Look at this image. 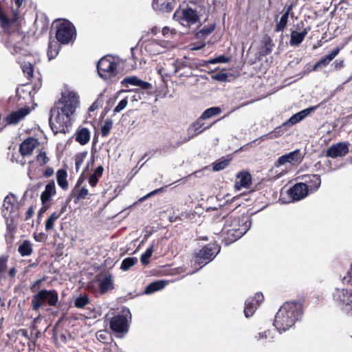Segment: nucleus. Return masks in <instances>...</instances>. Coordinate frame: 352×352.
<instances>
[{"label":"nucleus","instance_id":"f257e3e1","mask_svg":"<svg viewBox=\"0 0 352 352\" xmlns=\"http://www.w3.org/2000/svg\"><path fill=\"white\" fill-rule=\"evenodd\" d=\"M302 305L298 302H286L276 314L274 325L279 332L288 330L302 316Z\"/></svg>","mask_w":352,"mask_h":352},{"label":"nucleus","instance_id":"f03ea898","mask_svg":"<svg viewBox=\"0 0 352 352\" xmlns=\"http://www.w3.org/2000/svg\"><path fill=\"white\" fill-rule=\"evenodd\" d=\"M58 301V293L56 289H41L34 294L31 300V308L33 311H38L45 305L55 307Z\"/></svg>","mask_w":352,"mask_h":352},{"label":"nucleus","instance_id":"7ed1b4c3","mask_svg":"<svg viewBox=\"0 0 352 352\" xmlns=\"http://www.w3.org/2000/svg\"><path fill=\"white\" fill-rule=\"evenodd\" d=\"M70 117L54 106L50 109L49 124L54 134L65 133L71 125Z\"/></svg>","mask_w":352,"mask_h":352},{"label":"nucleus","instance_id":"20e7f679","mask_svg":"<svg viewBox=\"0 0 352 352\" xmlns=\"http://www.w3.org/2000/svg\"><path fill=\"white\" fill-rule=\"evenodd\" d=\"M56 39L62 45L73 43L76 38V30L67 19H62L56 24Z\"/></svg>","mask_w":352,"mask_h":352},{"label":"nucleus","instance_id":"39448f33","mask_svg":"<svg viewBox=\"0 0 352 352\" xmlns=\"http://www.w3.org/2000/svg\"><path fill=\"white\" fill-rule=\"evenodd\" d=\"M173 19L183 26L190 27L199 22L200 16L196 9L190 7L188 5L183 8L179 6L174 12Z\"/></svg>","mask_w":352,"mask_h":352},{"label":"nucleus","instance_id":"423d86ee","mask_svg":"<svg viewBox=\"0 0 352 352\" xmlns=\"http://www.w3.org/2000/svg\"><path fill=\"white\" fill-rule=\"evenodd\" d=\"M221 247L216 243H210L202 247L193 254L195 264L201 267L211 262L220 252Z\"/></svg>","mask_w":352,"mask_h":352},{"label":"nucleus","instance_id":"0eeeda50","mask_svg":"<svg viewBox=\"0 0 352 352\" xmlns=\"http://www.w3.org/2000/svg\"><path fill=\"white\" fill-rule=\"evenodd\" d=\"M79 96L74 91H67L62 94L61 98L54 106L60 109L65 115L72 116L79 106Z\"/></svg>","mask_w":352,"mask_h":352},{"label":"nucleus","instance_id":"6e6552de","mask_svg":"<svg viewBox=\"0 0 352 352\" xmlns=\"http://www.w3.org/2000/svg\"><path fill=\"white\" fill-rule=\"evenodd\" d=\"M204 119L200 116L195 122H193L188 129V136L184 138L183 140L177 142L174 145L171 146L173 148H177L182 144L186 143L193 138L196 137L203 131L210 129L214 123L207 124L204 122Z\"/></svg>","mask_w":352,"mask_h":352},{"label":"nucleus","instance_id":"1a4fd4ad","mask_svg":"<svg viewBox=\"0 0 352 352\" xmlns=\"http://www.w3.org/2000/svg\"><path fill=\"white\" fill-rule=\"evenodd\" d=\"M99 76L102 78L115 76L117 71V63L111 56H103L97 64Z\"/></svg>","mask_w":352,"mask_h":352},{"label":"nucleus","instance_id":"9d476101","mask_svg":"<svg viewBox=\"0 0 352 352\" xmlns=\"http://www.w3.org/2000/svg\"><path fill=\"white\" fill-rule=\"evenodd\" d=\"M230 220H228L225 223L223 228L225 229H233L236 231L240 232L242 231L241 234L242 236L246 233V232L250 229L251 226L250 221L248 220V218L245 216H241V217H230Z\"/></svg>","mask_w":352,"mask_h":352},{"label":"nucleus","instance_id":"9b49d317","mask_svg":"<svg viewBox=\"0 0 352 352\" xmlns=\"http://www.w3.org/2000/svg\"><path fill=\"white\" fill-rule=\"evenodd\" d=\"M304 158V155L300 149H296L292 152L286 153L278 158L275 162L274 166L279 167L282 165L289 163L292 165L300 164Z\"/></svg>","mask_w":352,"mask_h":352},{"label":"nucleus","instance_id":"f8f14e48","mask_svg":"<svg viewBox=\"0 0 352 352\" xmlns=\"http://www.w3.org/2000/svg\"><path fill=\"white\" fill-rule=\"evenodd\" d=\"M129 327L126 315L117 314L109 321V328L115 333H126L129 331Z\"/></svg>","mask_w":352,"mask_h":352},{"label":"nucleus","instance_id":"ddd939ff","mask_svg":"<svg viewBox=\"0 0 352 352\" xmlns=\"http://www.w3.org/2000/svg\"><path fill=\"white\" fill-rule=\"evenodd\" d=\"M263 300L264 296L261 292L256 293L254 297L248 299L245 301L244 308V314L245 317H251Z\"/></svg>","mask_w":352,"mask_h":352},{"label":"nucleus","instance_id":"4468645a","mask_svg":"<svg viewBox=\"0 0 352 352\" xmlns=\"http://www.w3.org/2000/svg\"><path fill=\"white\" fill-rule=\"evenodd\" d=\"M56 194V189L55 182L54 180H51L45 188V190L41 195V201L43 204L40 212H45L50 207V204L49 201L51 200V197Z\"/></svg>","mask_w":352,"mask_h":352},{"label":"nucleus","instance_id":"2eb2a0df","mask_svg":"<svg viewBox=\"0 0 352 352\" xmlns=\"http://www.w3.org/2000/svg\"><path fill=\"white\" fill-rule=\"evenodd\" d=\"M349 144L347 142H338L332 144L327 150L326 155L331 158L344 157L348 154Z\"/></svg>","mask_w":352,"mask_h":352},{"label":"nucleus","instance_id":"dca6fc26","mask_svg":"<svg viewBox=\"0 0 352 352\" xmlns=\"http://www.w3.org/2000/svg\"><path fill=\"white\" fill-rule=\"evenodd\" d=\"M303 180L302 184L307 186L309 192H314L318 190L321 185V178L318 174L303 175L298 177Z\"/></svg>","mask_w":352,"mask_h":352},{"label":"nucleus","instance_id":"f3484780","mask_svg":"<svg viewBox=\"0 0 352 352\" xmlns=\"http://www.w3.org/2000/svg\"><path fill=\"white\" fill-rule=\"evenodd\" d=\"M309 194L307 186L302 182L295 184L288 190V195L293 201H299L306 197Z\"/></svg>","mask_w":352,"mask_h":352},{"label":"nucleus","instance_id":"a211bd4d","mask_svg":"<svg viewBox=\"0 0 352 352\" xmlns=\"http://www.w3.org/2000/svg\"><path fill=\"white\" fill-rule=\"evenodd\" d=\"M335 301L342 305H349L352 307V289H336L333 294Z\"/></svg>","mask_w":352,"mask_h":352},{"label":"nucleus","instance_id":"6ab92c4d","mask_svg":"<svg viewBox=\"0 0 352 352\" xmlns=\"http://www.w3.org/2000/svg\"><path fill=\"white\" fill-rule=\"evenodd\" d=\"M30 112V109L28 107H25L19 109L17 111H12L10 114L7 115L5 118L6 124L12 125L16 124L21 121Z\"/></svg>","mask_w":352,"mask_h":352},{"label":"nucleus","instance_id":"aec40b11","mask_svg":"<svg viewBox=\"0 0 352 352\" xmlns=\"http://www.w3.org/2000/svg\"><path fill=\"white\" fill-rule=\"evenodd\" d=\"M38 144L39 142L36 138L32 137L26 138L19 146L20 154L23 157L30 155Z\"/></svg>","mask_w":352,"mask_h":352},{"label":"nucleus","instance_id":"412c9836","mask_svg":"<svg viewBox=\"0 0 352 352\" xmlns=\"http://www.w3.org/2000/svg\"><path fill=\"white\" fill-rule=\"evenodd\" d=\"M319 105L310 107L307 109H303L300 112L293 115L287 121L283 123V126H292L294 124H297L298 122L302 120L305 118H306L308 115H309L311 112L314 111L318 109Z\"/></svg>","mask_w":352,"mask_h":352},{"label":"nucleus","instance_id":"4be33fe9","mask_svg":"<svg viewBox=\"0 0 352 352\" xmlns=\"http://www.w3.org/2000/svg\"><path fill=\"white\" fill-rule=\"evenodd\" d=\"M241 233V230L239 232V230L236 231L233 229H225L223 228L221 230L222 242L225 245H229L239 239L242 236Z\"/></svg>","mask_w":352,"mask_h":352},{"label":"nucleus","instance_id":"5701e85b","mask_svg":"<svg viewBox=\"0 0 352 352\" xmlns=\"http://www.w3.org/2000/svg\"><path fill=\"white\" fill-rule=\"evenodd\" d=\"M69 201V200L63 202L60 210L59 211L54 212L46 220L45 228L47 231L53 229L54 222L66 211Z\"/></svg>","mask_w":352,"mask_h":352},{"label":"nucleus","instance_id":"b1692460","mask_svg":"<svg viewBox=\"0 0 352 352\" xmlns=\"http://www.w3.org/2000/svg\"><path fill=\"white\" fill-rule=\"evenodd\" d=\"M310 28H305L301 32L292 30L290 34L289 45L292 47H298L304 41Z\"/></svg>","mask_w":352,"mask_h":352},{"label":"nucleus","instance_id":"393cba45","mask_svg":"<svg viewBox=\"0 0 352 352\" xmlns=\"http://www.w3.org/2000/svg\"><path fill=\"white\" fill-rule=\"evenodd\" d=\"M98 289L100 294H104L114 289L113 276L111 274H105L102 279L99 280Z\"/></svg>","mask_w":352,"mask_h":352},{"label":"nucleus","instance_id":"a878e982","mask_svg":"<svg viewBox=\"0 0 352 352\" xmlns=\"http://www.w3.org/2000/svg\"><path fill=\"white\" fill-rule=\"evenodd\" d=\"M80 182L81 181L79 179L72 191V195L74 198V201L75 204H77L80 200L86 199L89 195V191L85 187L79 188Z\"/></svg>","mask_w":352,"mask_h":352},{"label":"nucleus","instance_id":"bb28decb","mask_svg":"<svg viewBox=\"0 0 352 352\" xmlns=\"http://www.w3.org/2000/svg\"><path fill=\"white\" fill-rule=\"evenodd\" d=\"M75 140L80 145L87 144L91 138L89 130L85 127H79L75 133Z\"/></svg>","mask_w":352,"mask_h":352},{"label":"nucleus","instance_id":"cd10ccee","mask_svg":"<svg viewBox=\"0 0 352 352\" xmlns=\"http://www.w3.org/2000/svg\"><path fill=\"white\" fill-rule=\"evenodd\" d=\"M122 83H126L131 85L140 87L142 89H148L151 87V84L139 79L137 76H131L125 78Z\"/></svg>","mask_w":352,"mask_h":352},{"label":"nucleus","instance_id":"c85d7f7f","mask_svg":"<svg viewBox=\"0 0 352 352\" xmlns=\"http://www.w3.org/2000/svg\"><path fill=\"white\" fill-rule=\"evenodd\" d=\"M67 172L65 168L58 169L56 172V181L58 185L64 190H66L69 188L67 182Z\"/></svg>","mask_w":352,"mask_h":352},{"label":"nucleus","instance_id":"c756f323","mask_svg":"<svg viewBox=\"0 0 352 352\" xmlns=\"http://www.w3.org/2000/svg\"><path fill=\"white\" fill-rule=\"evenodd\" d=\"M166 281L162 280L152 282L146 287L144 294H151L160 291L166 285Z\"/></svg>","mask_w":352,"mask_h":352},{"label":"nucleus","instance_id":"7c9ffc66","mask_svg":"<svg viewBox=\"0 0 352 352\" xmlns=\"http://www.w3.org/2000/svg\"><path fill=\"white\" fill-rule=\"evenodd\" d=\"M60 50V43L56 41H50L47 48V56L52 60L57 56Z\"/></svg>","mask_w":352,"mask_h":352},{"label":"nucleus","instance_id":"2f4dec72","mask_svg":"<svg viewBox=\"0 0 352 352\" xmlns=\"http://www.w3.org/2000/svg\"><path fill=\"white\" fill-rule=\"evenodd\" d=\"M104 172V168L102 166H98L96 167L94 173L89 176L88 182L91 187H96L98 183L99 179L102 177Z\"/></svg>","mask_w":352,"mask_h":352},{"label":"nucleus","instance_id":"473e14b6","mask_svg":"<svg viewBox=\"0 0 352 352\" xmlns=\"http://www.w3.org/2000/svg\"><path fill=\"white\" fill-rule=\"evenodd\" d=\"M18 252L21 256H30L33 252L32 244L29 240H24L19 245Z\"/></svg>","mask_w":352,"mask_h":352},{"label":"nucleus","instance_id":"72a5a7b5","mask_svg":"<svg viewBox=\"0 0 352 352\" xmlns=\"http://www.w3.org/2000/svg\"><path fill=\"white\" fill-rule=\"evenodd\" d=\"M28 46L26 37L21 41L16 42V45L10 47L8 49L12 54H24L27 52L26 47Z\"/></svg>","mask_w":352,"mask_h":352},{"label":"nucleus","instance_id":"f704fd0d","mask_svg":"<svg viewBox=\"0 0 352 352\" xmlns=\"http://www.w3.org/2000/svg\"><path fill=\"white\" fill-rule=\"evenodd\" d=\"M332 60L330 58V56L325 55L322 56L311 68L307 69V72H311L315 71H318L324 67H326Z\"/></svg>","mask_w":352,"mask_h":352},{"label":"nucleus","instance_id":"c9c22d12","mask_svg":"<svg viewBox=\"0 0 352 352\" xmlns=\"http://www.w3.org/2000/svg\"><path fill=\"white\" fill-rule=\"evenodd\" d=\"M239 184L242 187H248L252 183L251 175L248 172H240L237 174Z\"/></svg>","mask_w":352,"mask_h":352},{"label":"nucleus","instance_id":"e433bc0d","mask_svg":"<svg viewBox=\"0 0 352 352\" xmlns=\"http://www.w3.org/2000/svg\"><path fill=\"white\" fill-rule=\"evenodd\" d=\"M221 112V109L219 107H213L207 109L201 114V118L204 120L210 118L213 116L219 115Z\"/></svg>","mask_w":352,"mask_h":352},{"label":"nucleus","instance_id":"4c0bfd02","mask_svg":"<svg viewBox=\"0 0 352 352\" xmlns=\"http://www.w3.org/2000/svg\"><path fill=\"white\" fill-rule=\"evenodd\" d=\"M138 263L136 257H127L124 258L120 265V269L123 271H127Z\"/></svg>","mask_w":352,"mask_h":352},{"label":"nucleus","instance_id":"58836bf2","mask_svg":"<svg viewBox=\"0 0 352 352\" xmlns=\"http://www.w3.org/2000/svg\"><path fill=\"white\" fill-rule=\"evenodd\" d=\"M36 160L41 166H45L50 162V158L43 148L39 150V153L36 157Z\"/></svg>","mask_w":352,"mask_h":352},{"label":"nucleus","instance_id":"ea45409f","mask_svg":"<svg viewBox=\"0 0 352 352\" xmlns=\"http://www.w3.org/2000/svg\"><path fill=\"white\" fill-rule=\"evenodd\" d=\"M274 46L272 39L270 36H265L263 39V53L264 55H268L272 52V48Z\"/></svg>","mask_w":352,"mask_h":352},{"label":"nucleus","instance_id":"a19ab883","mask_svg":"<svg viewBox=\"0 0 352 352\" xmlns=\"http://www.w3.org/2000/svg\"><path fill=\"white\" fill-rule=\"evenodd\" d=\"M289 16V15H287L285 13H283L280 21L276 25L274 30L275 32H282L285 29L288 23Z\"/></svg>","mask_w":352,"mask_h":352},{"label":"nucleus","instance_id":"79ce46f5","mask_svg":"<svg viewBox=\"0 0 352 352\" xmlns=\"http://www.w3.org/2000/svg\"><path fill=\"white\" fill-rule=\"evenodd\" d=\"M21 68L23 74L28 80H30L33 77L34 66L32 63L24 62L21 65Z\"/></svg>","mask_w":352,"mask_h":352},{"label":"nucleus","instance_id":"37998d69","mask_svg":"<svg viewBox=\"0 0 352 352\" xmlns=\"http://www.w3.org/2000/svg\"><path fill=\"white\" fill-rule=\"evenodd\" d=\"M89 302V298L87 294L80 296L76 298L74 301V306L76 308H84Z\"/></svg>","mask_w":352,"mask_h":352},{"label":"nucleus","instance_id":"c03bdc74","mask_svg":"<svg viewBox=\"0 0 352 352\" xmlns=\"http://www.w3.org/2000/svg\"><path fill=\"white\" fill-rule=\"evenodd\" d=\"M230 159H224L220 161H216L212 164V170L219 171L226 168L230 164Z\"/></svg>","mask_w":352,"mask_h":352},{"label":"nucleus","instance_id":"a18cd8bd","mask_svg":"<svg viewBox=\"0 0 352 352\" xmlns=\"http://www.w3.org/2000/svg\"><path fill=\"white\" fill-rule=\"evenodd\" d=\"M214 28L215 24L204 26L201 30L197 32L196 36L198 38L205 37L210 34L214 31Z\"/></svg>","mask_w":352,"mask_h":352},{"label":"nucleus","instance_id":"49530a36","mask_svg":"<svg viewBox=\"0 0 352 352\" xmlns=\"http://www.w3.org/2000/svg\"><path fill=\"white\" fill-rule=\"evenodd\" d=\"M153 251V245H151L146 249L145 252L141 255L140 261L143 265H146L149 263V259L151 257Z\"/></svg>","mask_w":352,"mask_h":352},{"label":"nucleus","instance_id":"de8ad7c7","mask_svg":"<svg viewBox=\"0 0 352 352\" xmlns=\"http://www.w3.org/2000/svg\"><path fill=\"white\" fill-rule=\"evenodd\" d=\"M87 155V152L84 151V152L78 153L75 155V167H76V172H78Z\"/></svg>","mask_w":352,"mask_h":352},{"label":"nucleus","instance_id":"09e8293b","mask_svg":"<svg viewBox=\"0 0 352 352\" xmlns=\"http://www.w3.org/2000/svg\"><path fill=\"white\" fill-rule=\"evenodd\" d=\"M174 8V5L171 1H166L162 3H160V7L158 8L157 11L162 13H170L173 11Z\"/></svg>","mask_w":352,"mask_h":352},{"label":"nucleus","instance_id":"8fccbe9b","mask_svg":"<svg viewBox=\"0 0 352 352\" xmlns=\"http://www.w3.org/2000/svg\"><path fill=\"white\" fill-rule=\"evenodd\" d=\"M113 126V121L111 119H107L101 127V135L103 137L107 136Z\"/></svg>","mask_w":352,"mask_h":352},{"label":"nucleus","instance_id":"3c124183","mask_svg":"<svg viewBox=\"0 0 352 352\" xmlns=\"http://www.w3.org/2000/svg\"><path fill=\"white\" fill-rule=\"evenodd\" d=\"M13 206L14 204L12 202V197H9L8 195L6 196L3 204V209L9 211L10 212H12Z\"/></svg>","mask_w":352,"mask_h":352},{"label":"nucleus","instance_id":"603ef678","mask_svg":"<svg viewBox=\"0 0 352 352\" xmlns=\"http://www.w3.org/2000/svg\"><path fill=\"white\" fill-rule=\"evenodd\" d=\"M230 58L228 56H226L225 55H221L219 56H217L214 58H211L209 60H208V63L210 64H215L218 63H226L229 62Z\"/></svg>","mask_w":352,"mask_h":352},{"label":"nucleus","instance_id":"864d4df0","mask_svg":"<svg viewBox=\"0 0 352 352\" xmlns=\"http://www.w3.org/2000/svg\"><path fill=\"white\" fill-rule=\"evenodd\" d=\"M286 126H283V124L281 126L276 127L271 133V136L272 137H274V138H277L278 136L282 135L285 132V131H286Z\"/></svg>","mask_w":352,"mask_h":352},{"label":"nucleus","instance_id":"5fc2aeb1","mask_svg":"<svg viewBox=\"0 0 352 352\" xmlns=\"http://www.w3.org/2000/svg\"><path fill=\"white\" fill-rule=\"evenodd\" d=\"M128 104V100L126 98H123L121 100L118 105L114 108L113 112L114 113H118L121 111L122 109H124Z\"/></svg>","mask_w":352,"mask_h":352},{"label":"nucleus","instance_id":"6e6d98bb","mask_svg":"<svg viewBox=\"0 0 352 352\" xmlns=\"http://www.w3.org/2000/svg\"><path fill=\"white\" fill-rule=\"evenodd\" d=\"M212 77L215 80H217L219 82H226L228 80V76L226 73L219 72V73L213 75Z\"/></svg>","mask_w":352,"mask_h":352},{"label":"nucleus","instance_id":"4d7b16f0","mask_svg":"<svg viewBox=\"0 0 352 352\" xmlns=\"http://www.w3.org/2000/svg\"><path fill=\"white\" fill-rule=\"evenodd\" d=\"M296 4L292 2L289 5H286L284 7V13L287 15H289L292 18L294 16V13L292 12L293 8L295 7Z\"/></svg>","mask_w":352,"mask_h":352},{"label":"nucleus","instance_id":"13d9d810","mask_svg":"<svg viewBox=\"0 0 352 352\" xmlns=\"http://www.w3.org/2000/svg\"><path fill=\"white\" fill-rule=\"evenodd\" d=\"M8 257L1 256L0 257V275L6 272L7 269Z\"/></svg>","mask_w":352,"mask_h":352},{"label":"nucleus","instance_id":"bf43d9fd","mask_svg":"<svg viewBox=\"0 0 352 352\" xmlns=\"http://www.w3.org/2000/svg\"><path fill=\"white\" fill-rule=\"evenodd\" d=\"M45 280V278H41L36 280H35L31 285H30V289L32 292H35L36 290H38L40 288V285L42 282H43Z\"/></svg>","mask_w":352,"mask_h":352},{"label":"nucleus","instance_id":"052dcab7","mask_svg":"<svg viewBox=\"0 0 352 352\" xmlns=\"http://www.w3.org/2000/svg\"><path fill=\"white\" fill-rule=\"evenodd\" d=\"M333 65L334 67V69L338 71L340 70L341 69L344 68L345 66L344 61L343 59H336L333 63Z\"/></svg>","mask_w":352,"mask_h":352},{"label":"nucleus","instance_id":"680f3d73","mask_svg":"<svg viewBox=\"0 0 352 352\" xmlns=\"http://www.w3.org/2000/svg\"><path fill=\"white\" fill-rule=\"evenodd\" d=\"M34 239L37 242H43L45 241L47 239V235L43 232L40 233H34Z\"/></svg>","mask_w":352,"mask_h":352},{"label":"nucleus","instance_id":"e2e57ef3","mask_svg":"<svg viewBox=\"0 0 352 352\" xmlns=\"http://www.w3.org/2000/svg\"><path fill=\"white\" fill-rule=\"evenodd\" d=\"M342 50V47H336L334 49L332 50V51L327 54L328 56H330V58L331 60H333L334 58L340 53V50Z\"/></svg>","mask_w":352,"mask_h":352},{"label":"nucleus","instance_id":"0e129e2a","mask_svg":"<svg viewBox=\"0 0 352 352\" xmlns=\"http://www.w3.org/2000/svg\"><path fill=\"white\" fill-rule=\"evenodd\" d=\"M270 334V331H265L263 332L258 333L256 336V338L259 340L261 339H267Z\"/></svg>","mask_w":352,"mask_h":352},{"label":"nucleus","instance_id":"69168bd1","mask_svg":"<svg viewBox=\"0 0 352 352\" xmlns=\"http://www.w3.org/2000/svg\"><path fill=\"white\" fill-rule=\"evenodd\" d=\"M43 176L46 178L50 177L54 175V169L52 167H47L43 173Z\"/></svg>","mask_w":352,"mask_h":352},{"label":"nucleus","instance_id":"338daca9","mask_svg":"<svg viewBox=\"0 0 352 352\" xmlns=\"http://www.w3.org/2000/svg\"><path fill=\"white\" fill-rule=\"evenodd\" d=\"M344 280L352 285V265L351 270L348 272L347 276L344 277Z\"/></svg>","mask_w":352,"mask_h":352},{"label":"nucleus","instance_id":"774afa93","mask_svg":"<svg viewBox=\"0 0 352 352\" xmlns=\"http://www.w3.org/2000/svg\"><path fill=\"white\" fill-rule=\"evenodd\" d=\"M33 214H34V209H33V207L31 206L28 208V210H27V212L25 213V219H30L33 216Z\"/></svg>","mask_w":352,"mask_h":352}]
</instances>
